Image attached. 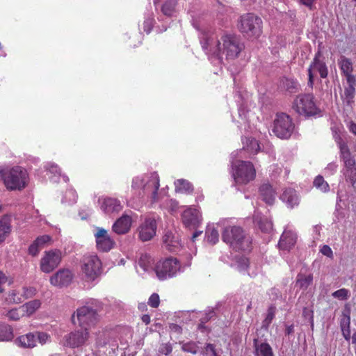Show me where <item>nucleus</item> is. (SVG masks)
<instances>
[{"label":"nucleus","mask_w":356,"mask_h":356,"mask_svg":"<svg viewBox=\"0 0 356 356\" xmlns=\"http://www.w3.org/2000/svg\"><path fill=\"white\" fill-rule=\"evenodd\" d=\"M294 129L291 118L284 113L277 114L274 120L273 132L280 138H288Z\"/></svg>","instance_id":"12"},{"label":"nucleus","mask_w":356,"mask_h":356,"mask_svg":"<svg viewBox=\"0 0 356 356\" xmlns=\"http://www.w3.org/2000/svg\"><path fill=\"white\" fill-rule=\"evenodd\" d=\"M102 262L95 254L83 257L81 264V273L88 282L95 280L101 273Z\"/></svg>","instance_id":"10"},{"label":"nucleus","mask_w":356,"mask_h":356,"mask_svg":"<svg viewBox=\"0 0 356 356\" xmlns=\"http://www.w3.org/2000/svg\"><path fill=\"white\" fill-rule=\"evenodd\" d=\"M349 291L346 289H340L332 293V296L341 300H347L349 297Z\"/></svg>","instance_id":"50"},{"label":"nucleus","mask_w":356,"mask_h":356,"mask_svg":"<svg viewBox=\"0 0 356 356\" xmlns=\"http://www.w3.org/2000/svg\"><path fill=\"white\" fill-rule=\"evenodd\" d=\"M97 248L102 252H108L114 248L115 242L108 231L102 227H96L94 233Z\"/></svg>","instance_id":"16"},{"label":"nucleus","mask_w":356,"mask_h":356,"mask_svg":"<svg viewBox=\"0 0 356 356\" xmlns=\"http://www.w3.org/2000/svg\"><path fill=\"white\" fill-rule=\"evenodd\" d=\"M153 22L154 19L151 17H148L145 19L143 22V29L147 33H149L151 31L153 26Z\"/></svg>","instance_id":"58"},{"label":"nucleus","mask_w":356,"mask_h":356,"mask_svg":"<svg viewBox=\"0 0 356 356\" xmlns=\"http://www.w3.org/2000/svg\"><path fill=\"white\" fill-rule=\"evenodd\" d=\"M36 342L38 341L40 344L43 345L50 341V336L45 332H35Z\"/></svg>","instance_id":"53"},{"label":"nucleus","mask_w":356,"mask_h":356,"mask_svg":"<svg viewBox=\"0 0 356 356\" xmlns=\"http://www.w3.org/2000/svg\"><path fill=\"white\" fill-rule=\"evenodd\" d=\"M159 302L160 299L157 293H153L150 296L148 300L149 305H150L152 307L156 308L159 307Z\"/></svg>","instance_id":"57"},{"label":"nucleus","mask_w":356,"mask_h":356,"mask_svg":"<svg viewBox=\"0 0 356 356\" xmlns=\"http://www.w3.org/2000/svg\"><path fill=\"white\" fill-rule=\"evenodd\" d=\"M160 179L156 172L139 175L133 178L131 189L139 196H146L152 203H156L163 197L164 191H159Z\"/></svg>","instance_id":"2"},{"label":"nucleus","mask_w":356,"mask_h":356,"mask_svg":"<svg viewBox=\"0 0 356 356\" xmlns=\"http://www.w3.org/2000/svg\"><path fill=\"white\" fill-rule=\"evenodd\" d=\"M318 74H319L320 77L322 79L326 78L328 74V69L325 63L323 60L320 58V52H318L316 54L313 61L308 68V84L310 86H313L314 80L317 77Z\"/></svg>","instance_id":"14"},{"label":"nucleus","mask_w":356,"mask_h":356,"mask_svg":"<svg viewBox=\"0 0 356 356\" xmlns=\"http://www.w3.org/2000/svg\"><path fill=\"white\" fill-rule=\"evenodd\" d=\"M238 98L239 99H237L236 102L238 106V118H240V120L237 121L238 127L241 129L244 126V129L248 130L250 129L249 124V111L247 108L248 101L241 94L238 95Z\"/></svg>","instance_id":"22"},{"label":"nucleus","mask_w":356,"mask_h":356,"mask_svg":"<svg viewBox=\"0 0 356 356\" xmlns=\"http://www.w3.org/2000/svg\"><path fill=\"white\" fill-rule=\"evenodd\" d=\"M320 252L323 255H325L329 258L333 257V252L329 245H323L320 249Z\"/></svg>","instance_id":"59"},{"label":"nucleus","mask_w":356,"mask_h":356,"mask_svg":"<svg viewBox=\"0 0 356 356\" xmlns=\"http://www.w3.org/2000/svg\"><path fill=\"white\" fill-rule=\"evenodd\" d=\"M340 149L341 158L343 162V174L347 181L350 182L352 186L356 183V162L355 159L351 156L350 152L345 143L342 142L340 138L337 141Z\"/></svg>","instance_id":"7"},{"label":"nucleus","mask_w":356,"mask_h":356,"mask_svg":"<svg viewBox=\"0 0 356 356\" xmlns=\"http://www.w3.org/2000/svg\"><path fill=\"white\" fill-rule=\"evenodd\" d=\"M181 349L184 352L190 353L191 354H196L198 350V346L195 342L189 341L183 343L181 346Z\"/></svg>","instance_id":"49"},{"label":"nucleus","mask_w":356,"mask_h":356,"mask_svg":"<svg viewBox=\"0 0 356 356\" xmlns=\"http://www.w3.org/2000/svg\"><path fill=\"white\" fill-rule=\"evenodd\" d=\"M41 305V300L35 299L22 305L21 306V309L25 316L30 317L40 308Z\"/></svg>","instance_id":"32"},{"label":"nucleus","mask_w":356,"mask_h":356,"mask_svg":"<svg viewBox=\"0 0 356 356\" xmlns=\"http://www.w3.org/2000/svg\"><path fill=\"white\" fill-rule=\"evenodd\" d=\"M257 356H273V351L270 346L266 343H262L256 346Z\"/></svg>","instance_id":"44"},{"label":"nucleus","mask_w":356,"mask_h":356,"mask_svg":"<svg viewBox=\"0 0 356 356\" xmlns=\"http://www.w3.org/2000/svg\"><path fill=\"white\" fill-rule=\"evenodd\" d=\"M293 108L300 115L305 116L316 115L320 110L314 102L312 95H300L296 97L293 103Z\"/></svg>","instance_id":"11"},{"label":"nucleus","mask_w":356,"mask_h":356,"mask_svg":"<svg viewBox=\"0 0 356 356\" xmlns=\"http://www.w3.org/2000/svg\"><path fill=\"white\" fill-rule=\"evenodd\" d=\"M239 30L250 38H258L262 33V20L259 17L248 13L241 17Z\"/></svg>","instance_id":"8"},{"label":"nucleus","mask_w":356,"mask_h":356,"mask_svg":"<svg viewBox=\"0 0 356 356\" xmlns=\"http://www.w3.org/2000/svg\"><path fill=\"white\" fill-rule=\"evenodd\" d=\"M154 259L151 256L145 254H142L138 260V265L144 271L148 272L154 268Z\"/></svg>","instance_id":"35"},{"label":"nucleus","mask_w":356,"mask_h":356,"mask_svg":"<svg viewBox=\"0 0 356 356\" xmlns=\"http://www.w3.org/2000/svg\"><path fill=\"white\" fill-rule=\"evenodd\" d=\"M61 252L58 250L47 251L40 260V269L45 273L53 271L61 261Z\"/></svg>","instance_id":"17"},{"label":"nucleus","mask_w":356,"mask_h":356,"mask_svg":"<svg viewBox=\"0 0 356 356\" xmlns=\"http://www.w3.org/2000/svg\"><path fill=\"white\" fill-rule=\"evenodd\" d=\"M98 317L96 311L90 307L83 306L76 309L72 316L74 325L78 324L81 328L88 330L97 321Z\"/></svg>","instance_id":"9"},{"label":"nucleus","mask_w":356,"mask_h":356,"mask_svg":"<svg viewBox=\"0 0 356 356\" xmlns=\"http://www.w3.org/2000/svg\"><path fill=\"white\" fill-rule=\"evenodd\" d=\"M205 235L207 241L211 244H216L218 241L219 234L213 226H208Z\"/></svg>","instance_id":"40"},{"label":"nucleus","mask_w":356,"mask_h":356,"mask_svg":"<svg viewBox=\"0 0 356 356\" xmlns=\"http://www.w3.org/2000/svg\"><path fill=\"white\" fill-rule=\"evenodd\" d=\"M157 230V222L154 217H146L138 227V238L145 242L152 239Z\"/></svg>","instance_id":"15"},{"label":"nucleus","mask_w":356,"mask_h":356,"mask_svg":"<svg viewBox=\"0 0 356 356\" xmlns=\"http://www.w3.org/2000/svg\"><path fill=\"white\" fill-rule=\"evenodd\" d=\"M234 268L241 274L254 277L259 272L257 266L251 264L249 259L245 257H239L236 259Z\"/></svg>","instance_id":"21"},{"label":"nucleus","mask_w":356,"mask_h":356,"mask_svg":"<svg viewBox=\"0 0 356 356\" xmlns=\"http://www.w3.org/2000/svg\"><path fill=\"white\" fill-rule=\"evenodd\" d=\"M236 152L231 154V174L236 186L245 185L252 181L256 176V170L254 165L250 161H234Z\"/></svg>","instance_id":"4"},{"label":"nucleus","mask_w":356,"mask_h":356,"mask_svg":"<svg viewBox=\"0 0 356 356\" xmlns=\"http://www.w3.org/2000/svg\"><path fill=\"white\" fill-rule=\"evenodd\" d=\"M346 82L348 86L344 88V92L342 95V99L347 104H350L353 102L355 95V84H356V79H351V81L348 79H346Z\"/></svg>","instance_id":"33"},{"label":"nucleus","mask_w":356,"mask_h":356,"mask_svg":"<svg viewBox=\"0 0 356 356\" xmlns=\"http://www.w3.org/2000/svg\"><path fill=\"white\" fill-rule=\"evenodd\" d=\"M172 350V348L170 344L165 343L163 344L160 348V352L165 355H169Z\"/></svg>","instance_id":"61"},{"label":"nucleus","mask_w":356,"mask_h":356,"mask_svg":"<svg viewBox=\"0 0 356 356\" xmlns=\"http://www.w3.org/2000/svg\"><path fill=\"white\" fill-rule=\"evenodd\" d=\"M72 280L71 271L67 269L59 270L50 277V283L54 286L63 287L67 286Z\"/></svg>","instance_id":"23"},{"label":"nucleus","mask_w":356,"mask_h":356,"mask_svg":"<svg viewBox=\"0 0 356 356\" xmlns=\"http://www.w3.org/2000/svg\"><path fill=\"white\" fill-rule=\"evenodd\" d=\"M297 239L296 234L286 227L281 235L278 245L282 250H290L296 244Z\"/></svg>","instance_id":"24"},{"label":"nucleus","mask_w":356,"mask_h":356,"mask_svg":"<svg viewBox=\"0 0 356 356\" xmlns=\"http://www.w3.org/2000/svg\"><path fill=\"white\" fill-rule=\"evenodd\" d=\"M206 351L207 353H211V356H220L216 350L215 346L211 343H207L206 346Z\"/></svg>","instance_id":"63"},{"label":"nucleus","mask_w":356,"mask_h":356,"mask_svg":"<svg viewBox=\"0 0 356 356\" xmlns=\"http://www.w3.org/2000/svg\"><path fill=\"white\" fill-rule=\"evenodd\" d=\"M44 168L47 172L54 175V177H56V175H58L59 177L61 176L60 169L56 164H55L54 163H50V162L47 163L44 165Z\"/></svg>","instance_id":"52"},{"label":"nucleus","mask_w":356,"mask_h":356,"mask_svg":"<svg viewBox=\"0 0 356 356\" xmlns=\"http://www.w3.org/2000/svg\"><path fill=\"white\" fill-rule=\"evenodd\" d=\"M254 222L263 232L270 233L273 229L271 220L267 217L262 216L257 211H255Z\"/></svg>","instance_id":"28"},{"label":"nucleus","mask_w":356,"mask_h":356,"mask_svg":"<svg viewBox=\"0 0 356 356\" xmlns=\"http://www.w3.org/2000/svg\"><path fill=\"white\" fill-rule=\"evenodd\" d=\"M275 310H276L275 307H273V306H271L268 308L266 317L264 321V324L265 325L268 326V325H270L271 323V322L275 315Z\"/></svg>","instance_id":"54"},{"label":"nucleus","mask_w":356,"mask_h":356,"mask_svg":"<svg viewBox=\"0 0 356 356\" xmlns=\"http://www.w3.org/2000/svg\"><path fill=\"white\" fill-rule=\"evenodd\" d=\"M222 241L235 250L249 251L251 249L252 239L241 227L227 226L222 234Z\"/></svg>","instance_id":"3"},{"label":"nucleus","mask_w":356,"mask_h":356,"mask_svg":"<svg viewBox=\"0 0 356 356\" xmlns=\"http://www.w3.org/2000/svg\"><path fill=\"white\" fill-rule=\"evenodd\" d=\"M338 65L342 74L346 76V79L351 81V79H355L353 74V67L350 59L344 56H341L338 60Z\"/></svg>","instance_id":"26"},{"label":"nucleus","mask_w":356,"mask_h":356,"mask_svg":"<svg viewBox=\"0 0 356 356\" xmlns=\"http://www.w3.org/2000/svg\"><path fill=\"white\" fill-rule=\"evenodd\" d=\"M313 275L312 274H299L297 276L296 285L301 289H307L312 283Z\"/></svg>","instance_id":"37"},{"label":"nucleus","mask_w":356,"mask_h":356,"mask_svg":"<svg viewBox=\"0 0 356 356\" xmlns=\"http://www.w3.org/2000/svg\"><path fill=\"white\" fill-rule=\"evenodd\" d=\"M350 309H346L341 319L340 325L342 332V334L346 340L349 341L350 339Z\"/></svg>","instance_id":"31"},{"label":"nucleus","mask_w":356,"mask_h":356,"mask_svg":"<svg viewBox=\"0 0 356 356\" xmlns=\"http://www.w3.org/2000/svg\"><path fill=\"white\" fill-rule=\"evenodd\" d=\"M155 273L159 280H166L177 276L184 270L179 261L173 257H169L163 261H159L154 268Z\"/></svg>","instance_id":"6"},{"label":"nucleus","mask_w":356,"mask_h":356,"mask_svg":"<svg viewBox=\"0 0 356 356\" xmlns=\"http://www.w3.org/2000/svg\"><path fill=\"white\" fill-rule=\"evenodd\" d=\"M175 191L181 193H188L193 191L192 185L187 180L180 179L175 181Z\"/></svg>","instance_id":"36"},{"label":"nucleus","mask_w":356,"mask_h":356,"mask_svg":"<svg viewBox=\"0 0 356 356\" xmlns=\"http://www.w3.org/2000/svg\"><path fill=\"white\" fill-rule=\"evenodd\" d=\"M15 343L22 348H33L36 346V335L35 333H27L19 336L15 340Z\"/></svg>","instance_id":"29"},{"label":"nucleus","mask_w":356,"mask_h":356,"mask_svg":"<svg viewBox=\"0 0 356 356\" xmlns=\"http://www.w3.org/2000/svg\"><path fill=\"white\" fill-rule=\"evenodd\" d=\"M29 181V175L25 169L20 166L6 168L4 184L10 191H20L26 187Z\"/></svg>","instance_id":"5"},{"label":"nucleus","mask_w":356,"mask_h":356,"mask_svg":"<svg viewBox=\"0 0 356 356\" xmlns=\"http://www.w3.org/2000/svg\"><path fill=\"white\" fill-rule=\"evenodd\" d=\"M243 149L250 153L255 154L259 150V145L257 140L253 138H246L245 142L243 141Z\"/></svg>","instance_id":"39"},{"label":"nucleus","mask_w":356,"mask_h":356,"mask_svg":"<svg viewBox=\"0 0 356 356\" xmlns=\"http://www.w3.org/2000/svg\"><path fill=\"white\" fill-rule=\"evenodd\" d=\"M163 241L165 248L169 251L176 252L179 250L181 241L177 234L168 231L165 233Z\"/></svg>","instance_id":"25"},{"label":"nucleus","mask_w":356,"mask_h":356,"mask_svg":"<svg viewBox=\"0 0 356 356\" xmlns=\"http://www.w3.org/2000/svg\"><path fill=\"white\" fill-rule=\"evenodd\" d=\"M314 186L321 192L326 193L330 191V186L323 177L318 175L314 180Z\"/></svg>","instance_id":"43"},{"label":"nucleus","mask_w":356,"mask_h":356,"mask_svg":"<svg viewBox=\"0 0 356 356\" xmlns=\"http://www.w3.org/2000/svg\"><path fill=\"white\" fill-rule=\"evenodd\" d=\"M161 0H154V4L159 3ZM176 4L175 0H168L162 6V12L165 15L171 16L175 11V6Z\"/></svg>","instance_id":"41"},{"label":"nucleus","mask_w":356,"mask_h":356,"mask_svg":"<svg viewBox=\"0 0 356 356\" xmlns=\"http://www.w3.org/2000/svg\"><path fill=\"white\" fill-rule=\"evenodd\" d=\"M302 314L305 318H308L311 321L312 324H313V311L312 310L305 307L303 309Z\"/></svg>","instance_id":"62"},{"label":"nucleus","mask_w":356,"mask_h":356,"mask_svg":"<svg viewBox=\"0 0 356 356\" xmlns=\"http://www.w3.org/2000/svg\"><path fill=\"white\" fill-rule=\"evenodd\" d=\"M76 200L77 195L76 191L72 188H70L65 193L62 199V202L67 203L68 204H73L76 202Z\"/></svg>","instance_id":"45"},{"label":"nucleus","mask_w":356,"mask_h":356,"mask_svg":"<svg viewBox=\"0 0 356 356\" xmlns=\"http://www.w3.org/2000/svg\"><path fill=\"white\" fill-rule=\"evenodd\" d=\"M90 334L87 328L72 331L65 335L63 344L72 348H81L89 343Z\"/></svg>","instance_id":"13"},{"label":"nucleus","mask_w":356,"mask_h":356,"mask_svg":"<svg viewBox=\"0 0 356 356\" xmlns=\"http://www.w3.org/2000/svg\"><path fill=\"white\" fill-rule=\"evenodd\" d=\"M98 204L101 211L107 215L117 214L123 209L121 201L113 197L102 196L99 197Z\"/></svg>","instance_id":"18"},{"label":"nucleus","mask_w":356,"mask_h":356,"mask_svg":"<svg viewBox=\"0 0 356 356\" xmlns=\"http://www.w3.org/2000/svg\"><path fill=\"white\" fill-rule=\"evenodd\" d=\"M338 168V165L336 163L332 162L327 164L324 169V174L325 176H331L334 175Z\"/></svg>","instance_id":"55"},{"label":"nucleus","mask_w":356,"mask_h":356,"mask_svg":"<svg viewBox=\"0 0 356 356\" xmlns=\"http://www.w3.org/2000/svg\"><path fill=\"white\" fill-rule=\"evenodd\" d=\"M40 250V247L36 244L35 241H33V243L29 248V252L32 256H35L38 254Z\"/></svg>","instance_id":"60"},{"label":"nucleus","mask_w":356,"mask_h":356,"mask_svg":"<svg viewBox=\"0 0 356 356\" xmlns=\"http://www.w3.org/2000/svg\"><path fill=\"white\" fill-rule=\"evenodd\" d=\"M214 316V311L213 309H208L206 311L205 317L202 319V323H205L211 319Z\"/></svg>","instance_id":"64"},{"label":"nucleus","mask_w":356,"mask_h":356,"mask_svg":"<svg viewBox=\"0 0 356 356\" xmlns=\"http://www.w3.org/2000/svg\"><path fill=\"white\" fill-rule=\"evenodd\" d=\"M134 220L132 216L123 213L112 225V231L118 235H124L129 232L132 227Z\"/></svg>","instance_id":"19"},{"label":"nucleus","mask_w":356,"mask_h":356,"mask_svg":"<svg viewBox=\"0 0 356 356\" xmlns=\"http://www.w3.org/2000/svg\"><path fill=\"white\" fill-rule=\"evenodd\" d=\"M181 219L184 225L189 229H195L202 222L200 211L195 208H187L182 213Z\"/></svg>","instance_id":"20"},{"label":"nucleus","mask_w":356,"mask_h":356,"mask_svg":"<svg viewBox=\"0 0 356 356\" xmlns=\"http://www.w3.org/2000/svg\"><path fill=\"white\" fill-rule=\"evenodd\" d=\"M202 49L209 56L222 60L225 56L227 60H233L238 57L243 44L233 35H224L218 39L213 33H202L200 36Z\"/></svg>","instance_id":"1"},{"label":"nucleus","mask_w":356,"mask_h":356,"mask_svg":"<svg viewBox=\"0 0 356 356\" xmlns=\"http://www.w3.org/2000/svg\"><path fill=\"white\" fill-rule=\"evenodd\" d=\"M6 316L11 321H19L22 317L25 316L23 314V312L22 311L20 306L9 310L6 314Z\"/></svg>","instance_id":"47"},{"label":"nucleus","mask_w":356,"mask_h":356,"mask_svg":"<svg viewBox=\"0 0 356 356\" xmlns=\"http://www.w3.org/2000/svg\"><path fill=\"white\" fill-rule=\"evenodd\" d=\"M37 290L33 286H24L22 288V297L23 299H29L35 296Z\"/></svg>","instance_id":"51"},{"label":"nucleus","mask_w":356,"mask_h":356,"mask_svg":"<svg viewBox=\"0 0 356 356\" xmlns=\"http://www.w3.org/2000/svg\"><path fill=\"white\" fill-rule=\"evenodd\" d=\"M261 198L266 204L271 205L275 200V192L269 184H264L259 188Z\"/></svg>","instance_id":"30"},{"label":"nucleus","mask_w":356,"mask_h":356,"mask_svg":"<svg viewBox=\"0 0 356 356\" xmlns=\"http://www.w3.org/2000/svg\"><path fill=\"white\" fill-rule=\"evenodd\" d=\"M11 225L8 217L4 216L0 220V243L3 242L11 232Z\"/></svg>","instance_id":"34"},{"label":"nucleus","mask_w":356,"mask_h":356,"mask_svg":"<svg viewBox=\"0 0 356 356\" xmlns=\"http://www.w3.org/2000/svg\"><path fill=\"white\" fill-rule=\"evenodd\" d=\"M283 88L290 93L296 92L299 88L297 81L292 79H284L282 80Z\"/></svg>","instance_id":"42"},{"label":"nucleus","mask_w":356,"mask_h":356,"mask_svg":"<svg viewBox=\"0 0 356 356\" xmlns=\"http://www.w3.org/2000/svg\"><path fill=\"white\" fill-rule=\"evenodd\" d=\"M13 338V330L10 327L7 325L0 327V341H10Z\"/></svg>","instance_id":"46"},{"label":"nucleus","mask_w":356,"mask_h":356,"mask_svg":"<svg viewBox=\"0 0 356 356\" xmlns=\"http://www.w3.org/2000/svg\"><path fill=\"white\" fill-rule=\"evenodd\" d=\"M109 341V334L107 332H99L96 337V343L98 346H104Z\"/></svg>","instance_id":"48"},{"label":"nucleus","mask_w":356,"mask_h":356,"mask_svg":"<svg viewBox=\"0 0 356 356\" xmlns=\"http://www.w3.org/2000/svg\"><path fill=\"white\" fill-rule=\"evenodd\" d=\"M23 300L22 293L16 289L9 291L6 298V301L8 304H20Z\"/></svg>","instance_id":"38"},{"label":"nucleus","mask_w":356,"mask_h":356,"mask_svg":"<svg viewBox=\"0 0 356 356\" xmlns=\"http://www.w3.org/2000/svg\"><path fill=\"white\" fill-rule=\"evenodd\" d=\"M280 198L290 208H293L299 204V196L294 189L286 188L282 194Z\"/></svg>","instance_id":"27"},{"label":"nucleus","mask_w":356,"mask_h":356,"mask_svg":"<svg viewBox=\"0 0 356 356\" xmlns=\"http://www.w3.org/2000/svg\"><path fill=\"white\" fill-rule=\"evenodd\" d=\"M51 241V237L48 235H43L38 237L34 241L38 244L42 249L44 245L48 243Z\"/></svg>","instance_id":"56"}]
</instances>
